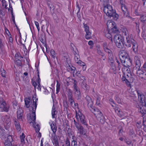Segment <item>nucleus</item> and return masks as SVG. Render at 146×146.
<instances>
[{
	"label": "nucleus",
	"mask_w": 146,
	"mask_h": 146,
	"mask_svg": "<svg viewBox=\"0 0 146 146\" xmlns=\"http://www.w3.org/2000/svg\"><path fill=\"white\" fill-rule=\"evenodd\" d=\"M35 96V97L33 96V103L32 106H30V109H32V116L30 115L31 120H32L30 123H33V126L35 129L36 132L38 133L39 131L40 127L39 125L36 124L35 121L36 119L35 111L37 106L36 102L38 98H36V96Z\"/></svg>",
	"instance_id": "1"
},
{
	"label": "nucleus",
	"mask_w": 146,
	"mask_h": 146,
	"mask_svg": "<svg viewBox=\"0 0 146 146\" xmlns=\"http://www.w3.org/2000/svg\"><path fill=\"white\" fill-rule=\"evenodd\" d=\"M119 57L122 64L125 67H129L132 64V60L128 54L124 51L120 52Z\"/></svg>",
	"instance_id": "2"
},
{
	"label": "nucleus",
	"mask_w": 146,
	"mask_h": 146,
	"mask_svg": "<svg viewBox=\"0 0 146 146\" xmlns=\"http://www.w3.org/2000/svg\"><path fill=\"white\" fill-rule=\"evenodd\" d=\"M104 11L107 15L110 18H112L115 20H117L118 19L119 15L115 11H113L111 6L105 7L104 8Z\"/></svg>",
	"instance_id": "3"
},
{
	"label": "nucleus",
	"mask_w": 146,
	"mask_h": 146,
	"mask_svg": "<svg viewBox=\"0 0 146 146\" xmlns=\"http://www.w3.org/2000/svg\"><path fill=\"white\" fill-rule=\"evenodd\" d=\"M126 42H124V44L125 46L127 47H130L131 46V44L133 45V50L134 51L137 50L138 45L137 43L133 38L131 36H127L126 38Z\"/></svg>",
	"instance_id": "4"
},
{
	"label": "nucleus",
	"mask_w": 146,
	"mask_h": 146,
	"mask_svg": "<svg viewBox=\"0 0 146 146\" xmlns=\"http://www.w3.org/2000/svg\"><path fill=\"white\" fill-rule=\"evenodd\" d=\"M104 51L107 53L108 55L109 60L110 62L113 63L114 60L113 59V56L112 51L110 49L108 48L107 43L106 42H104L102 44Z\"/></svg>",
	"instance_id": "5"
},
{
	"label": "nucleus",
	"mask_w": 146,
	"mask_h": 146,
	"mask_svg": "<svg viewBox=\"0 0 146 146\" xmlns=\"http://www.w3.org/2000/svg\"><path fill=\"white\" fill-rule=\"evenodd\" d=\"M96 116L98 121L102 124L104 123L105 121V119L102 113L99 109H96L94 112L93 113Z\"/></svg>",
	"instance_id": "6"
},
{
	"label": "nucleus",
	"mask_w": 146,
	"mask_h": 146,
	"mask_svg": "<svg viewBox=\"0 0 146 146\" xmlns=\"http://www.w3.org/2000/svg\"><path fill=\"white\" fill-rule=\"evenodd\" d=\"M1 120L3 122L5 129L7 130L9 128L11 124L10 117L7 115L3 116L1 117Z\"/></svg>",
	"instance_id": "7"
},
{
	"label": "nucleus",
	"mask_w": 146,
	"mask_h": 146,
	"mask_svg": "<svg viewBox=\"0 0 146 146\" xmlns=\"http://www.w3.org/2000/svg\"><path fill=\"white\" fill-rule=\"evenodd\" d=\"M9 108V105L6 103L2 98H0V108L1 111L8 112Z\"/></svg>",
	"instance_id": "8"
},
{
	"label": "nucleus",
	"mask_w": 146,
	"mask_h": 146,
	"mask_svg": "<svg viewBox=\"0 0 146 146\" xmlns=\"http://www.w3.org/2000/svg\"><path fill=\"white\" fill-rule=\"evenodd\" d=\"M87 101V106L90 110L92 112L94 113L96 109H98L93 108V102L92 99L88 96H87L85 98Z\"/></svg>",
	"instance_id": "9"
},
{
	"label": "nucleus",
	"mask_w": 146,
	"mask_h": 146,
	"mask_svg": "<svg viewBox=\"0 0 146 146\" xmlns=\"http://www.w3.org/2000/svg\"><path fill=\"white\" fill-rule=\"evenodd\" d=\"M137 93L139 100L142 104L143 106H145V97L144 95L143 94L142 92L139 91H137Z\"/></svg>",
	"instance_id": "10"
},
{
	"label": "nucleus",
	"mask_w": 146,
	"mask_h": 146,
	"mask_svg": "<svg viewBox=\"0 0 146 146\" xmlns=\"http://www.w3.org/2000/svg\"><path fill=\"white\" fill-rule=\"evenodd\" d=\"M134 62L135 64V67L138 69V70H140L141 62L140 59L137 56H135L134 57Z\"/></svg>",
	"instance_id": "11"
},
{
	"label": "nucleus",
	"mask_w": 146,
	"mask_h": 146,
	"mask_svg": "<svg viewBox=\"0 0 146 146\" xmlns=\"http://www.w3.org/2000/svg\"><path fill=\"white\" fill-rule=\"evenodd\" d=\"M80 116L79 118L80 123L84 125L87 127L88 125V124L87 123L88 120L86 119L85 116L83 114L82 115H80Z\"/></svg>",
	"instance_id": "12"
},
{
	"label": "nucleus",
	"mask_w": 146,
	"mask_h": 146,
	"mask_svg": "<svg viewBox=\"0 0 146 146\" xmlns=\"http://www.w3.org/2000/svg\"><path fill=\"white\" fill-rule=\"evenodd\" d=\"M121 80L124 83L126 84V85L130 88L131 87V85L129 80H128L125 77V74L124 72H123L121 78Z\"/></svg>",
	"instance_id": "13"
},
{
	"label": "nucleus",
	"mask_w": 146,
	"mask_h": 146,
	"mask_svg": "<svg viewBox=\"0 0 146 146\" xmlns=\"http://www.w3.org/2000/svg\"><path fill=\"white\" fill-rule=\"evenodd\" d=\"M13 141L12 137L10 135L9 136L4 143L5 146H13L12 143Z\"/></svg>",
	"instance_id": "14"
},
{
	"label": "nucleus",
	"mask_w": 146,
	"mask_h": 146,
	"mask_svg": "<svg viewBox=\"0 0 146 146\" xmlns=\"http://www.w3.org/2000/svg\"><path fill=\"white\" fill-rule=\"evenodd\" d=\"M13 121L17 131L19 132L21 131V128L18 120L16 119H13Z\"/></svg>",
	"instance_id": "15"
},
{
	"label": "nucleus",
	"mask_w": 146,
	"mask_h": 146,
	"mask_svg": "<svg viewBox=\"0 0 146 146\" xmlns=\"http://www.w3.org/2000/svg\"><path fill=\"white\" fill-rule=\"evenodd\" d=\"M23 111L22 108H19L17 111L18 119L22 120V117L23 115Z\"/></svg>",
	"instance_id": "16"
},
{
	"label": "nucleus",
	"mask_w": 146,
	"mask_h": 146,
	"mask_svg": "<svg viewBox=\"0 0 146 146\" xmlns=\"http://www.w3.org/2000/svg\"><path fill=\"white\" fill-rule=\"evenodd\" d=\"M51 128L53 133L52 136H54V135H56V132L57 131V127L55 123L53 121L52 123L50 125Z\"/></svg>",
	"instance_id": "17"
},
{
	"label": "nucleus",
	"mask_w": 146,
	"mask_h": 146,
	"mask_svg": "<svg viewBox=\"0 0 146 146\" xmlns=\"http://www.w3.org/2000/svg\"><path fill=\"white\" fill-rule=\"evenodd\" d=\"M124 40H120L115 42L116 46L119 48L121 49L124 46Z\"/></svg>",
	"instance_id": "18"
},
{
	"label": "nucleus",
	"mask_w": 146,
	"mask_h": 146,
	"mask_svg": "<svg viewBox=\"0 0 146 146\" xmlns=\"http://www.w3.org/2000/svg\"><path fill=\"white\" fill-rule=\"evenodd\" d=\"M114 39L115 42L120 40H124V38L121 35L116 34L114 36Z\"/></svg>",
	"instance_id": "19"
},
{
	"label": "nucleus",
	"mask_w": 146,
	"mask_h": 146,
	"mask_svg": "<svg viewBox=\"0 0 146 146\" xmlns=\"http://www.w3.org/2000/svg\"><path fill=\"white\" fill-rule=\"evenodd\" d=\"M77 129L78 132L82 135H85L86 133V131L82 125Z\"/></svg>",
	"instance_id": "20"
},
{
	"label": "nucleus",
	"mask_w": 146,
	"mask_h": 146,
	"mask_svg": "<svg viewBox=\"0 0 146 146\" xmlns=\"http://www.w3.org/2000/svg\"><path fill=\"white\" fill-rule=\"evenodd\" d=\"M31 100V98L29 97L25 98V104L27 108H28L30 107V103Z\"/></svg>",
	"instance_id": "21"
},
{
	"label": "nucleus",
	"mask_w": 146,
	"mask_h": 146,
	"mask_svg": "<svg viewBox=\"0 0 146 146\" xmlns=\"http://www.w3.org/2000/svg\"><path fill=\"white\" fill-rule=\"evenodd\" d=\"M110 31L112 33H119V30L117 28L116 26H114L111 28Z\"/></svg>",
	"instance_id": "22"
},
{
	"label": "nucleus",
	"mask_w": 146,
	"mask_h": 146,
	"mask_svg": "<svg viewBox=\"0 0 146 146\" xmlns=\"http://www.w3.org/2000/svg\"><path fill=\"white\" fill-rule=\"evenodd\" d=\"M81 86L84 90H89V86L88 85H87L84 81H83L81 83Z\"/></svg>",
	"instance_id": "23"
},
{
	"label": "nucleus",
	"mask_w": 146,
	"mask_h": 146,
	"mask_svg": "<svg viewBox=\"0 0 146 146\" xmlns=\"http://www.w3.org/2000/svg\"><path fill=\"white\" fill-rule=\"evenodd\" d=\"M0 73L2 76L4 78H6V71L3 69L1 68L0 70Z\"/></svg>",
	"instance_id": "24"
},
{
	"label": "nucleus",
	"mask_w": 146,
	"mask_h": 146,
	"mask_svg": "<svg viewBox=\"0 0 146 146\" xmlns=\"http://www.w3.org/2000/svg\"><path fill=\"white\" fill-rule=\"evenodd\" d=\"M15 60L21 59V58H23V57L21 56L19 52H17L16 53L15 56Z\"/></svg>",
	"instance_id": "25"
},
{
	"label": "nucleus",
	"mask_w": 146,
	"mask_h": 146,
	"mask_svg": "<svg viewBox=\"0 0 146 146\" xmlns=\"http://www.w3.org/2000/svg\"><path fill=\"white\" fill-rule=\"evenodd\" d=\"M67 92V96L68 99L73 98L71 90L70 89H68Z\"/></svg>",
	"instance_id": "26"
},
{
	"label": "nucleus",
	"mask_w": 146,
	"mask_h": 146,
	"mask_svg": "<svg viewBox=\"0 0 146 146\" xmlns=\"http://www.w3.org/2000/svg\"><path fill=\"white\" fill-rule=\"evenodd\" d=\"M140 20L143 23H146V15H141L140 18Z\"/></svg>",
	"instance_id": "27"
},
{
	"label": "nucleus",
	"mask_w": 146,
	"mask_h": 146,
	"mask_svg": "<svg viewBox=\"0 0 146 146\" xmlns=\"http://www.w3.org/2000/svg\"><path fill=\"white\" fill-rule=\"evenodd\" d=\"M86 32V34L85 36V38L87 39H90L91 38V32L90 31Z\"/></svg>",
	"instance_id": "28"
},
{
	"label": "nucleus",
	"mask_w": 146,
	"mask_h": 146,
	"mask_svg": "<svg viewBox=\"0 0 146 146\" xmlns=\"http://www.w3.org/2000/svg\"><path fill=\"white\" fill-rule=\"evenodd\" d=\"M25 135L23 133H22V135H21L20 136L21 142L22 143H25Z\"/></svg>",
	"instance_id": "29"
},
{
	"label": "nucleus",
	"mask_w": 146,
	"mask_h": 146,
	"mask_svg": "<svg viewBox=\"0 0 146 146\" xmlns=\"http://www.w3.org/2000/svg\"><path fill=\"white\" fill-rule=\"evenodd\" d=\"M76 115L75 117L77 120H79L78 116L80 117V115H82L83 114L82 113L80 110H78V113L77 112V111H76Z\"/></svg>",
	"instance_id": "30"
},
{
	"label": "nucleus",
	"mask_w": 146,
	"mask_h": 146,
	"mask_svg": "<svg viewBox=\"0 0 146 146\" xmlns=\"http://www.w3.org/2000/svg\"><path fill=\"white\" fill-rule=\"evenodd\" d=\"M1 2L2 3V6H5V8L6 9H8V10L9 11V10H10L8 8V7H7V5L6 3V1L5 0H2L1 1Z\"/></svg>",
	"instance_id": "31"
},
{
	"label": "nucleus",
	"mask_w": 146,
	"mask_h": 146,
	"mask_svg": "<svg viewBox=\"0 0 146 146\" xmlns=\"http://www.w3.org/2000/svg\"><path fill=\"white\" fill-rule=\"evenodd\" d=\"M84 27V31L85 32H88L90 31L89 27L86 24L84 23H83Z\"/></svg>",
	"instance_id": "32"
},
{
	"label": "nucleus",
	"mask_w": 146,
	"mask_h": 146,
	"mask_svg": "<svg viewBox=\"0 0 146 146\" xmlns=\"http://www.w3.org/2000/svg\"><path fill=\"white\" fill-rule=\"evenodd\" d=\"M21 60V59L15 60L16 64L19 66H22Z\"/></svg>",
	"instance_id": "33"
},
{
	"label": "nucleus",
	"mask_w": 146,
	"mask_h": 146,
	"mask_svg": "<svg viewBox=\"0 0 146 146\" xmlns=\"http://www.w3.org/2000/svg\"><path fill=\"white\" fill-rule=\"evenodd\" d=\"M136 126L138 130L140 131V129L141 127V121L137 122L136 124Z\"/></svg>",
	"instance_id": "34"
},
{
	"label": "nucleus",
	"mask_w": 146,
	"mask_h": 146,
	"mask_svg": "<svg viewBox=\"0 0 146 146\" xmlns=\"http://www.w3.org/2000/svg\"><path fill=\"white\" fill-rule=\"evenodd\" d=\"M106 36L107 38L110 39L111 41H112V35L110 33H109L108 32L106 34Z\"/></svg>",
	"instance_id": "35"
},
{
	"label": "nucleus",
	"mask_w": 146,
	"mask_h": 146,
	"mask_svg": "<svg viewBox=\"0 0 146 146\" xmlns=\"http://www.w3.org/2000/svg\"><path fill=\"white\" fill-rule=\"evenodd\" d=\"M121 9L123 12H126L127 11V8L125 4L121 5Z\"/></svg>",
	"instance_id": "36"
},
{
	"label": "nucleus",
	"mask_w": 146,
	"mask_h": 146,
	"mask_svg": "<svg viewBox=\"0 0 146 146\" xmlns=\"http://www.w3.org/2000/svg\"><path fill=\"white\" fill-rule=\"evenodd\" d=\"M75 55V61L76 62L77 61H79V60H80V56L78 54L76 53V54H74Z\"/></svg>",
	"instance_id": "37"
},
{
	"label": "nucleus",
	"mask_w": 146,
	"mask_h": 146,
	"mask_svg": "<svg viewBox=\"0 0 146 146\" xmlns=\"http://www.w3.org/2000/svg\"><path fill=\"white\" fill-rule=\"evenodd\" d=\"M129 135L132 136V137H135V134L134 131L133 129H131L129 131Z\"/></svg>",
	"instance_id": "38"
},
{
	"label": "nucleus",
	"mask_w": 146,
	"mask_h": 146,
	"mask_svg": "<svg viewBox=\"0 0 146 146\" xmlns=\"http://www.w3.org/2000/svg\"><path fill=\"white\" fill-rule=\"evenodd\" d=\"M50 52L52 57L53 58H55L56 57V55L54 51V50L52 49L51 50Z\"/></svg>",
	"instance_id": "39"
},
{
	"label": "nucleus",
	"mask_w": 146,
	"mask_h": 146,
	"mask_svg": "<svg viewBox=\"0 0 146 146\" xmlns=\"http://www.w3.org/2000/svg\"><path fill=\"white\" fill-rule=\"evenodd\" d=\"M65 146H70V142L68 138L66 139L65 141Z\"/></svg>",
	"instance_id": "40"
},
{
	"label": "nucleus",
	"mask_w": 146,
	"mask_h": 146,
	"mask_svg": "<svg viewBox=\"0 0 146 146\" xmlns=\"http://www.w3.org/2000/svg\"><path fill=\"white\" fill-rule=\"evenodd\" d=\"M57 113V112L56 111V110H52V118H55L54 116Z\"/></svg>",
	"instance_id": "41"
},
{
	"label": "nucleus",
	"mask_w": 146,
	"mask_h": 146,
	"mask_svg": "<svg viewBox=\"0 0 146 146\" xmlns=\"http://www.w3.org/2000/svg\"><path fill=\"white\" fill-rule=\"evenodd\" d=\"M55 136L56 135H54V136L53 137H54L53 139V141L54 144L58 142V138L57 137H55ZM52 137H53L52 136Z\"/></svg>",
	"instance_id": "42"
},
{
	"label": "nucleus",
	"mask_w": 146,
	"mask_h": 146,
	"mask_svg": "<svg viewBox=\"0 0 146 146\" xmlns=\"http://www.w3.org/2000/svg\"><path fill=\"white\" fill-rule=\"evenodd\" d=\"M77 63L79 64L80 65L82 66H85V63L81 61L80 60H79V61L77 62Z\"/></svg>",
	"instance_id": "43"
},
{
	"label": "nucleus",
	"mask_w": 146,
	"mask_h": 146,
	"mask_svg": "<svg viewBox=\"0 0 146 146\" xmlns=\"http://www.w3.org/2000/svg\"><path fill=\"white\" fill-rule=\"evenodd\" d=\"M115 100L117 101L118 103L120 104L121 103V100L117 96H115Z\"/></svg>",
	"instance_id": "44"
},
{
	"label": "nucleus",
	"mask_w": 146,
	"mask_h": 146,
	"mask_svg": "<svg viewBox=\"0 0 146 146\" xmlns=\"http://www.w3.org/2000/svg\"><path fill=\"white\" fill-rule=\"evenodd\" d=\"M141 36L146 42V34L143 31L142 33Z\"/></svg>",
	"instance_id": "45"
},
{
	"label": "nucleus",
	"mask_w": 146,
	"mask_h": 146,
	"mask_svg": "<svg viewBox=\"0 0 146 146\" xmlns=\"http://www.w3.org/2000/svg\"><path fill=\"white\" fill-rule=\"evenodd\" d=\"M71 145L72 146H77L78 144L76 141L73 140L71 143Z\"/></svg>",
	"instance_id": "46"
},
{
	"label": "nucleus",
	"mask_w": 146,
	"mask_h": 146,
	"mask_svg": "<svg viewBox=\"0 0 146 146\" xmlns=\"http://www.w3.org/2000/svg\"><path fill=\"white\" fill-rule=\"evenodd\" d=\"M77 97V100H79L80 99L81 97V95L80 92H78L76 93Z\"/></svg>",
	"instance_id": "47"
},
{
	"label": "nucleus",
	"mask_w": 146,
	"mask_h": 146,
	"mask_svg": "<svg viewBox=\"0 0 146 146\" xmlns=\"http://www.w3.org/2000/svg\"><path fill=\"white\" fill-rule=\"evenodd\" d=\"M33 78L31 80L32 83L34 87L35 88H36V87L37 85V84L36 82L33 79Z\"/></svg>",
	"instance_id": "48"
},
{
	"label": "nucleus",
	"mask_w": 146,
	"mask_h": 146,
	"mask_svg": "<svg viewBox=\"0 0 146 146\" xmlns=\"http://www.w3.org/2000/svg\"><path fill=\"white\" fill-rule=\"evenodd\" d=\"M123 132V128L121 127L120 129L119 130L118 132V134L119 135L122 136L123 135L122 133Z\"/></svg>",
	"instance_id": "49"
},
{
	"label": "nucleus",
	"mask_w": 146,
	"mask_h": 146,
	"mask_svg": "<svg viewBox=\"0 0 146 146\" xmlns=\"http://www.w3.org/2000/svg\"><path fill=\"white\" fill-rule=\"evenodd\" d=\"M115 112L118 114H121V113H120V109L116 107L115 108Z\"/></svg>",
	"instance_id": "50"
},
{
	"label": "nucleus",
	"mask_w": 146,
	"mask_h": 146,
	"mask_svg": "<svg viewBox=\"0 0 146 146\" xmlns=\"http://www.w3.org/2000/svg\"><path fill=\"white\" fill-rule=\"evenodd\" d=\"M4 130L2 127L0 128V136L4 135Z\"/></svg>",
	"instance_id": "51"
},
{
	"label": "nucleus",
	"mask_w": 146,
	"mask_h": 146,
	"mask_svg": "<svg viewBox=\"0 0 146 146\" xmlns=\"http://www.w3.org/2000/svg\"><path fill=\"white\" fill-rule=\"evenodd\" d=\"M74 125L76 126V127L77 128V129L82 126L81 124L78 122H77Z\"/></svg>",
	"instance_id": "52"
},
{
	"label": "nucleus",
	"mask_w": 146,
	"mask_h": 146,
	"mask_svg": "<svg viewBox=\"0 0 146 146\" xmlns=\"http://www.w3.org/2000/svg\"><path fill=\"white\" fill-rule=\"evenodd\" d=\"M68 101L70 102L71 106H72L73 104H74V102L73 98L68 99Z\"/></svg>",
	"instance_id": "53"
},
{
	"label": "nucleus",
	"mask_w": 146,
	"mask_h": 146,
	"mask_svg": "<svg viewBox=\"0 0 146 146\" xmlns=\"http://www.w3.org/2000/svg\"><path fill=\"white\" fill-rule=\"evenodd\" d=\"M143 106L142 104H141L140 105L139 104L137 103L136 104V106L137 108H138L139 109H140V110H141L142 109V107L143 106Z\"/></svg>",
	"instance_id": "54"
},
{
	"label": "nucleus",
	"mask_w": 146,
	"mask_h": 146,
	"mask_svg": "<svg viewBox=\"0 0 146 146\" xmlns=\"http://www.w3.org/2000/svg\"><path fill=\"white\" fill-rule=\"evenodd\" d=\"M4 46L3 43V41L1 38L0 39V48H4Z\"/></svg>",
	"instance_id": "55"
},
{
	"label": "nucleus",
	"mask_w": 146,
	"mask_h": 146,
	"mask_svg": "<svg viewBox=\"0 0 146 146\" xmlns=\"http://www.w3.org/2000/svg\"><path fill=\"white\" fill-rule=\"evenodd\" d=\"M63 106L66 109L68 107V104L67 101H65L63 102Z\"/></svg>",
	"instance_id": "56"
},
{
	"label": "nucleus",
	"mask_w": 146,
	"mask_h": 146,
	"mask_svg": "<svg viewBox=\"0 0 146 146\" xmlns=\"http://www.w3.org/2000/svg\"><path fill=\"white\" fill-rule=\"evenodd\" d=\"M97 50L98 53L99 55L101 54H102V53L103 52L101 50L100 47H99L98 48H97Z\"/></svg>",
	"instance_id": "57"
},
{
	"label": "nucleus",
	"mask_w": 146,
	"mask_h": 146,
	"mask_svg": "<svg viewBox=\"0 0 146 146\" xmlns=\"http://www.w3.org/2000/svg\"><path fill=\"white\" fill-rule=\"evenodd\" d=\"M100 99L99 97H98L96 98V105H98L100 104Z\"/></svg>",
	"instance_id": "58"
},
{
	"label": "nucleus",
	"mask_w": 146,
	"mask_h": 146,
	"mask_svg": "<svg viewBox=\"0 0 146 146\" xmlns=\"http://www.w3.org/2000/svg\"><path fill=\"white\" fill-rule=\"evenodd\" d=\"M67 133L68 135H72V130L70 128H68L67 130Z\"/></svg>",
	"instance_id": "59"
},
{
	"label": "nucleus",
	"mask_w": 146,
	"mask_h": 146,
	"mask_svg": "<svg viewBox=\"0 0 146 146\" xmlns=\"http://www.w3.org/2000/svg\"><path fill=\"white\" fill-rule=\"evenodd\" d=\"M17 102L16 101H14L13 102V105L14 109L16 108V107L17 106Z\"/></svg>",
	"instance_id": "60"
},
{
	"label": "nucleus",
	"mask_w": 146,
	"mask_h": 146,
	"mask_svg": "<svg viewBox=\"0 0 146 146\" xmlns=\"http://www.w3.org/2000/svg\"><path fill=\"white\" fill-rule=\"evenodd\" d=\"M131 74L129 73H128V74H125V77L128 80H130V78H131Z\"/></svg>",
	"instance_id": "61"
},
{
	"label": "nucleus",
	"mask_w": 146,
	"mask_h": 146,
	"mask_svg": "<svg viewBox=\"0 0 146 146\" xmlns=\"http://www.w3.org/2000/svg\"><path fill=\"white\" fill-rule=\"evenodd\" d=\"M139 111L141 113H142V116L143 117L145 114V113L144 112L143 110H142V109L141 110H140V109H139Z\"/></svg>",
	"instance_id": "62"
},
{
	"label": "nucleus",
	"mask_w": 146,
	"mask_h": 146,
	"mask_svg": "<svg viewBox=\"0 0 146 146\" xmlns=\"http://www.w3.org/2000/svg\"><path fill=\"white\" fill-rule=\"evenodd\" d=\"M125 141L127 144L129 145L131 144L132 143V142L130 140H128L127 139H125Z\"/></svg>",
	"instance_id": "63"
},
{
	"label": "nucleus",
	"mask_w": 146,
	"mask_h": 146,
	"mask_svg": "<svg viewBox=\"0 0 146 146\" xmlns=\"http://www.w3.org/2000/svg\"><path fill=\"white\" fill-rule=\"evenodd\" d=\"M88 44L91 46H93L94 44L93 41L92 40H90L88 42Z\"/></svg>",
	"instance_id": "64"
}]
</instances>
